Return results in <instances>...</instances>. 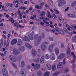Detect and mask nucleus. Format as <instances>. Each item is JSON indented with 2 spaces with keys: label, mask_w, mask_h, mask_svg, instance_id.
Instances as JSON below:
<instances>
[{
  "label": "nucleus",
  "mask_w": 76,
  "mask_h": 76,
  "mask_svg": "<svg viewBox=\"0 0 76 76\" xmlns=\"http://www.w3.org/2000/svg\"><path fill=\"white\" fill-rule=\"evenodd\" d=\"M59 1L58 3V6L59 7H61L66 3V2L64 0H59Z\"/></svg>",
  "instance_id": "obj_1"
},
{
  "label": "nucleus",
  "mask_w": 76,
  "mask_h": 76,
  "mask_svg": "<svg viewBox=\"0 0 76 76\" xmlns=\"http://www.w3.org/2000/svg\"><path fill=\"white\" fill-rule=\"evenodd\" d=\"M3 75L4 76H9L8 72L5 68H4L2 69Z\"/></svg>",
  "instance_id": "obj_2"
},
{
  "label": "nucleus",
  "mask_w": 76,
  "mask_h": 76,
  "mask_svg": "<svg viewBox=\"0 0 76 76\" xmlns=\"http://www.w3.org/2000/svg\"><path fill=\"white\" fill-rule=\"evenodd\" d=\"M34 34H35V33H34V31H32L28 34L29 38L31 41L34 39Z\"/></svg>",
  "instance_id": "obj_3"
},
{
  "label": "nucleus",
  "mask_w": 76,
  "mask_h": 76,
  "mask_svg": "<svg viewBox=\"0 0 76 76\" xmlns=\"http://www.w3.org/2000/svg\"><path fill=\"white\" fill-rule=\"evenodd\" d=\"M31 66H33L35 69H38L40 67V64H34L32 63L31 64Z\"/></svg>",
  "instance_id": "obj_4"
},
{
  "label": "nucleus",
  "mask_w": 76,
  "mask_h": 76,
  "mask_svg": "<svg viewBox=\"0 0 76 76\" xmlns=\"http://www.w3.org/2000/svg\"><path fill=\"white\" fill-rule=\"evenodd\" d=\"M20 73L21 75L23 76H25L26 75V73L25 69L22 68L21 69Z\"/></svg>",
  "instance_id": "obj_5"
},
{
  "label": "nucleus",
  "mask_w": 76,
  "mask_h": 76,
  "mask_svg": "<svg viewBox=\"0 0 76 76\" xmlns=\"http://www.w3.org/2000/svg\"><path fill=\"white\" fill-rule=\"evenodd\" d=\"M9 58L11 61L13 62H16L17 61L16 58L12 55H10L9 56Z\"/></svg>",
  "instance_id": "obj_6"
},
{
  "label": "nucleus",
  "mask_w": 76,
  "mask_h": 76,
  "mask_svg": "<svg viewBox=\"0 0 76 76\" xmlns=\"http://www.w3.org/2000/svg\"><path fill=\"white\" fill-rule=\"evenodd\" d=\"M41 49L42 51H45V50H47V46L44 44V43H43L42 44Z\"/></svg>",
  "instance_id": "obj_7"
},
{
  "label": "nucleus",
  "mask_w": 76,
  "mask_h": 76,
  "mask_svg": "<svg viewBox=\"0 0 76 76\" xmlns=\"http://www.w3.org/2000/svg\"><path fill=\"white\" fill-rule=\"evenodd\" d=\"M22 44V41L20 39H19L18 40V42L17 43V45L19 47Z\"/></svg>",
  "instance_id": "obj_8"
},
{
  "label": "nucleus",
  "mask_w": 76,
  "mask_h": 76,
  "mask_svg": "<svg viewBox=\"0 0 76 76\" xmlns=\"http://www.w3.org/2000/svg\"><path fill=\"white\" fill-rule=\"evenodd\" d=\"M13 53L15 55H18L19 54V52L16 49H14Z\"/></svg>",
  "instance_id": "obj_9"
},
{
  "label": "nucleus",
  "mask_w": 76,
  "mask_h": 76,
  "mask_svg": "<svg viewBox=\"0 0 76 76\" xmlns=\"http://www.w3.org/2000/svg\"><path fill=\"white\" fill-rule=\"evenodd\" d=\"M50 58L52 60H54L56 58V56H55V54L53 53L50 55Z\"/></svg>",
  "instance_id": "obj_10"
},
{
  "label": "nucleus",
  "mask_w": 76,
  "mask_h": 76,
  "mask_svg": "<svg viewBox=\"0 0 76 76\" xmlns=\"http://www.w3.org/2000/svg\"><path fill=\"white\" fill-rule=\"evenodd\" d=\"M64 56H65V54L63 53H62L58 57V59L61 60V59L63 58L64 57Z\"/></svg>",
  "instance_id": "obj_11"
},
{
  "label": "nucleus",
  "mask_w": 76,
  "mask_h": 76,
  "mask_svg": "<svg viewBox=\"0 0 76 76\" xmlns=\"http://www.w3.org/2000/svg\"><path fill=\"white\" fill-rule=\"evenodd\" d=\"M32 53L33 54V57H35L37 55V51L35 50L32 49Z\"/></svg>",
  "instance_id": "obj_12"
},
{
  "label": "nucleus",
  "mask_w": 76,
  "mask_h": 76,
  "mask_svg": "<svg viewBox=\"0 0 76 76\" xmlns=\"http://www.w3.org/2000/svg\"><path fill=\"white\" fill-rule=\"evenodd\" d=\"M17 43V40L16 39H13L11 41V45H14L15 44H16Z\"/></svg>",
  "instance_id": "obj_13"
},
{
  "label": "nucleus",
  "mask_w": 76,
  "mask_h": 76,
  "mask_svg": "<svg viewBox=\"0 0 76 76\" xmlns=\"http://www.w3.org/2000/svg\"><path fill=\"white\" fill-rule=\"evenodd\" d=\"M62 62H60L57 65V69H59L61 67L62 64Z\"/></svg>",
  "instance_id": "obj_14"
},
{
  "label": "nucleus",
  "mask_w": 76,
  "mask_h": 76,
  "mask_svg": "<svg viewBox=\"0 0 76 76\" xmlns=\"http://www.w3.org/2000/svg\"><path fill=\"white\" fill-rule=\"evenodd\" d=\"M40 63L42 64L44 63V56H42L41 57L40 60Z\"/></svg>",
  "instance_id": "obj_15"
},
{
  "label": "nucleus",
  "mask_w": 76,
  "mask_h": 76,
  "mask_svg": "<svg viewBox=\"0 0 76 76\" xmlns=\"http://www.w3.org/2000/svg\"><path fill=\"white\" fill-rule=\"evenodd\" d=\"M54 46H55V45H54V44H53L50 45L48 48L49 51H51V50H52V48H53Z\"/></svg>",
  "instance_id": "obj_16"
},
{
  "label": "nucleus",
  "mask_w": 76,
  "mask_h": 76,
  "mask_svg": "<svg viewBox=\"0 0 76 76\" xmlns=\"http://www.w3.org/2000/svg\"><path fill=\"white\" fill-rule=\"evenodd\" d=\"M25 45L26 47L29 48V49H31L32 48V46L28 43H26L25 44Z\"/></svg>",
  "instance_id": "obj_17"
},
{
  "label": "nucleus",
  "mask_w": 76,
  "mask_h": 76,
  "mask_svg": "<svg viewBox=\"0 0 76 76\" xmlns=\"http://www.w3.org/2000/svg\"><path fill=\"white\" fill-rule=\"evenodd\" d=\"M23 39L24 41H30V40L27 36L24 37L23 38Z\"/></svg>",
  "instance_id": "obj_18"
},
{
  "label": "nucleus",
  "mask_w": 76,
  "mask_h": 76,
  "mask_svg": "<svg viewBox=\"0 0 76 76\" xmlns=\"http://www.w3.org/2000/svg\"><path fill=\"white\" fill-rule=\"evenodd\" d=\"M46 67H47V69L49 70H51V65L48 64H46Z\"/></svg>",
  "instance_id": "obj_19"
},
{
  "label": "nucleus",
  "mask_w": 76,
  "mask_h": 76,
  "mask_svg": "<svg viewBox=\"0 0 76 76\" xmlns=\"http://www.w3.org/2000/svg\"><path fill=\"white\" fill-rule=\"evenodd\" d=\"M19 49L21 51H23L25 50V48L24 47L20 46L19 47Z\"/></svg>",
  "instance_id": "obj_20"
},
{
  "label": "nucleus",
  "mask_w": 76,
  "mask_h": 76,
  "mask_svg": "<svg viewBox=\"0 0 76 76\" xmlns=\"http://www.w3.org/2000/svg\"><path fill=\"white\" fill-rule=\"evenodd\" d=\"M55 52L56 53V55H58V53L60 52L59 51V50H58V48H56L55 50Z\"/></svg>",
  "instance_id": "obj_21"
},
{
  "label": "nucleus",
  "mask_w": 76,
  "mask_h": 76,
  "mask_svg": "<svg viewBox=\"0 0 76 76\" xmlns=\"http://www.w3.org/2000/svg\"><path fill=\"white\" fill-rule=\"evenodd\" d=\"M60 73V72H57L54 73H53V76H57Z\"/></svg>",
  "instance_id": "obj_22"
},
{
  "label": "nucleus",
  "mask_w": 76,
  "mask_h": 76,
  "mask_svg": "<svg viewBox=\"0 0 76 76\" xmlns=\"http://www.w3.org/2000/svg\"><path fill=\"white\" fill-rule=\"evenodd\" d=\"M72 39L73 42H76V36H75L72 37Z\"/></svg>",
  "instance_id": "obj_23"
},
{
  "label": "nucleus",
  "mask_w": 76,
  "mask_h": 76,
  "mask_svg": "<svg viewBox=\"0 0 76 76\" xmlns=\"http://www.w3.org/2000/svg\"><path fill=\"white\" fill-rule=\"evenodd\" d=\"M71 52V51L70 50V47H68L67 52V54L68 55H69V54H70Z\"/></svg>",
  "instance_id": "obj_24"
},
{
  "label": "nucleus",
  "mask_w": 76,
  "mask_h": 76,
  "mask_svg": "<svg viewBox=\"0 0 76 76\" xmlns=\"http://www.w3.org/2000/svg\"><path fill=\"white\" fill-rule=\"evenodd\" d=\"M39 59L40 58H38L37 59H35L34 60V61L35 63H39Z\"/></svg>",
  "instance_id": "obj_25"
},
{
  "label": "nucleus",
  "mask_w": 76,
  "mask_h": 76,
  "mask_svg": "<svg viewBox=\"0 0 76 76\" xmlns=\"http://www.w3.org/2000/svg\"><path fill=\"white\" fill-rule=\"evenodd\" d=\"M41 41V36H39L38 39L37 40L38 43H40Z\"/></svg>",
  "instance_id": "obj_26"
},
{
  "label": "nucleus",
  "mask_w": 76,
  "mask_h": 76,
  "mask_svg": "<svg viewBox=\"0 0 76 76\" xmlns=\"http://www.w3.org/2000/svg\"><path fill=\"white\" fill-rule=\"evenodd\" d=\"M56 66L55 65H53L52 66V69L53 71H54L56 70Z\"/></svg>",
  "instance_id": "obj_27"
},
{
  "label": "nucleus",
  "mask_w": 76,
  "mask_h": 76,
  "mask_svg": "<svg viewBox=\"0 0 76 76\" xmlns=\"http://www.w3.org/2000/svg\"><path fill=\"white\" fill-rule=\"evenodd\" d=\"M50 75V72H45L44 74V76H49Z\"/></svg>",
  "instance_id": "obj_28"
},
{
  "label": "nucleus",
  "mask_w": 76,
  "mask_h": 76,
  "mask_svg": "<svg viewBox=\"0 0 76 76\" xmlns=\"http://www.w3.org/2000/svg\"><path fill=\"white\" fill-rule=\"evenodd\" d=\"M37 74L39 76H42V72L41 71L39 70L37 72Z\"/></svg>",
  "instance_id": "obj_29"
},
{
  "label": "nucleus",
  "mask_w": 76,
  "mask_h": 76,
  "mask_svg": "<svg viewBox=\"0 0 76 76\" xmlns=\"http://www.w3.org/2000/svg\"><path fill=\"white\" fill-rule=\"evenodd\" d=\"M45 58L46 59H49L50 58V56L48 54H46L45 56Z\"/></svg>",
  "instance_id": "obj_30"
},
{
  "label": "nucleus",
  "mask_w": 76,
  "mask_h": 76,
  "mask_svg": "<svg viewBox=\"0 0 76 76\" xmlns=\"http://www.w3.org/2000/svg\"><path fill=\"white\" fill-rule=\"evenodd\" d=\"M25 66V62L24 61H22L21 64V67H24Z\"/></svg>",
  "instance_id": "obj_31"
},
{
  "label": "nucleus",
  "mask_w": 76,
  "mask_h": 76,
  "mask_svg": "<svg viewBox=\"0 0 76 76\" xmlns=\"http://www.w3.org/2000/svg\"><path fill=\"white\" fill-rule=\"evenodd\" d=\"M35 6V8H36V9H40L42 8L41 7H39L38 5H36Z\"/></svg>",
  "instance_id": "obj_32"
},
{
  "label": "nucleus",
  "mask_w": 76,
  "mask_h": 76,
  "mask_svg": "<svg viewBox=\"0 0 76 76\" xmlns=\"http://www.w3.org/2000/svg\"><path fill=\"white\" fill-rule=\"evenodd\" d=\"M68 72H69V69L68 68L65 69L64 70L65 73H67Z\"/></svg>",
  "instance_id": "obj_33"
},
{
  "label": "nucleus",
  "mask_w": 76,
  "mask_h": 76,
  "mask_svg": "<svg viewBox=\"0 0 76 76\" xmlns=\"http://www.w3.org/2000/svg\"><path fill=\"white\" fill-rule=\"evenodd\" d=\"M63 30L65 32H68V30H67V29L65 28V27H64L63 28Z\"/></svg>",
  "instance_id": "obj_34"
},
{
  "label": "nucleus",
  "mask_w": 76,
  "mask_h": 76,
  "mask_svg": "<svg viewBox=\"0 0 76 76\" xmlns=\"http://www.w3.org/2000/svg\"><path fill=\"white\" fill-rule=\"evenodd\" d=\"M38 38V34H35L34 36V38L35 39H37Z\"/></svg>",
  "instance_id": "obj_35"
},
{
  "label": "nucleus",
  "mask_w": 76,
  "mask_h": 76,
  "mask_svg": "<svg viewBox=\"0 0 76 76\" xmlns=\"http://www.w3.org/2000/svg\"><path fill=\"white\" fill-rule=\"evenodd\" d=\"M42 13L40 14V16H43L44 15H45V12L42 11Z\"/></svg>",
  "instance_id": "obj_36"
},
{
  "label": "nucleus",
  "mask_w": 76,
  "mask_h": 76,
  "mask_svg": "<svg viewBox=\"0 0 76 76\" xmlns=\"http://www.w3.org/2000/svg\"><path fill=\"white\" fill-rule=\"evenodd\" d=\"M63 64L64 65L66 64V58H65L64 59L63 61Z\"/></svg>",
  "instance_id": "obj_37"
},
{
  "label": "nucleus",
  "mask_w": 76,
  "mask_h": 76,
  "mask_svg": "<svg viewBox=\"0 0 76 76\" xmlns=\"http://www.w3.org/2000/svg\"><path fill=\"white\" fill-rule=\"evenodd\" d=\"M72 6H75L76 5V1H74L72 4Z\"/></svg>",
  "instance_id": "obj_38"
},
{
  "label": "nucleus",
  "mask_w": 76,
  "mask_h": 76,
  "mask_svg": "<svg viewBox=\"0 0 76 76\" xmlns=\"http://www.w3.org/2000/svg\"><path fill=\"white\" fill-rule=\"evenodd\" d=\"M58 30L59 31V34H62V33L63 32H62V31L61 30V29L60 28H58Z\"/></svg>",
  "instance_id": "obj_39"
},
{
  "label": "nucleus",
  "mask_w": 76,
  "mask_h": 76,
  "mask_svg": "<svg viewBox=\"0 0 76 76\" xmlns=\"http://www.w3.org/2000/svg\"><path fill=\"white\" fill-rule=\"evenodd\" d=\"M40 4L41 6H44V3L43 2H42L40 3Z\"/></svg>",
  "instance_id": "obj_40"
},
{
  "label": "nucleus",
  "mask_w": 76,
  "mask_h": 76,
  "mask_svg": "<svg viewBox=\"0 0 76 76\" xmlns=\"http://www.w3.org/2000/svg\"><path fill=\"white\" fill-rule=\"evenodd\" d=\"M68 16H69L70 17H74L73 15V14H69L68 15Z\"/></svg>",
  "instance_id": "obj_41"
},
{
  "label": "nucleus",
  "mask_w": 76,
  "mask_h": 76,
  "mask_svg": "<svg viewBox=\"0 0 76 76\" xmlns=\"http://www.w3.org/2000/svg\"><path fill=\"white\" fill-rule=\"evenodd\" d=\"M9 42H10L9 41L8 43L7 44L5 47V48H7V47H9Z\"/></svg>",
  "instance_id": "obj_42"
},
{
  "label": "nucleus",
  "mask_w": 76,
  "mask_h": 76,
  "mask_svg": "<svg viewBox=\"0 0 76 76\" xmlns=\"http://www.w3.org/2000/svg\"><path fill=\"white\" fill-rule=\"evenodd\" d=\"M1 42L2 45H4V43H3V40L1 39Z\"/></svg>",
  "instance_id": "obj_43"
},
{
  "label": "nucleus",
  "mask_w": 76,
  "mask_h": 76,
  "mask_svg": "<svg viewBox=\"0 0 76 76\" xmlns=\"http://www.w3.org/2000/svg\"><path fill=\"white\" fill-rule=\"evenodd\" d=\"M21 58H22V56L20 55L18 56V59H19V60H20Z\"/></svg>",
  "instance_id": "obj_44"
},
{
  "label": "nucleus",
  "mask_w": 76,
  "mask_h": 76,
  "mask_svg": "<svg viewBox=\"0 0 76 76\" xmlns=\"http://www.w3.org/2000/svg\"><path fill=\"white\" fill-rule=\"evenodd\" d=\"M12 65L15 68H16L17 66H16V65H15V64H14L13 63H12Z\"/></svg>",
  "instance_id": "obj_45"
},
{
  "label": "nucleus",
  "mask_w": 76,
  "mask_h": 76,
  "mask_svg": "<svg viewBox=\"0 0 76 76\" xmlns=\"http://www.w3.org/2000/svg\"><path fill=\"white\" fill-rule=\"evenodd\" d=\"M73 66H72V68L73 69H75L76 67V64H72Z\"/></svg>",
  "instance_id": "obj_46"
},
{
  "label": "nucleus",
  "mask_w": 76,
  "mask_h": 76,
  "mask_svg": "<svg viewBox=\"0 0 76 76\" xmlns=\"http://www.w3.org/2000/svg\"><path fill=\"white\" fill-rule=\"evenodd\" d=\"M4 46H6V40H4Z\"/></svg>",
  "instance_id": "obj_47"
},
{
  "label": "nucleus",
  "mask_w": 76,
  "mask_h": 76,
  "mask_svg": "<svg viewBox=\"0 0 76 76\" xmlns=\"http://www.w3.org/2000/svg\"><path fill=\"white\" fill-rule=\"evenodd\" d=\"M50 41H54V39L52 37H51L49 39Z\"/></svg>",
  "instance_id": "obj_48"
},
{
  "label": "nucleus",
  "mask_w": 76,
  "mask_h": 76,
  "mask_svg": "<svg viewBox=\"0 0 76 76\" xmlns=\"http://www.w3.org/2000/svg\"><path fill=\"white\" fill-rule=\"evenodd\" d=\"M50 26L52 28H54V26L53 25H50Z\"/></svg>",
  "instance_id": "obj_49"
},
{
  "label": "nucleus",
  "mask_w": 76,
  "mask_h": 76,
  "mask_svg": "<svg viewBox=\"0 0 76 76\" xmlns=\"http://www.w3.org/2000/svg\"><path fill=\"white\" fill-rule=\"evenodd\" d=\"M19 28H24V26H21V25H19Z\"/></svg>",
  "instance_id": "obj_50"
},
{
  "label": "nucleus",
  "mask_w": 76,
  "mask_h": 76,
  "mask_svg": "<svg viewBox=\"0 0 76 76\" xmlns=\"http://www.w3.org/2000/svg\"><path fill=\"white\" fill-rule=\"evenodd\" d=\"M5 17L8 19L9 18V15L8 14H7L5 16Z\"/></svg>",
  "instance_id": "obj_51"
},
{
  "label": "nucleus",
  "mask_w": 76,
  "mask_h": 76,
  "mask_svg": "<svg viewBox=\"0 0 76 76\" xmlns=\"http://www.w3.org/2000/svg\"><path fill=\"white\" fill-rule=\"evenodd\" d=\"M9 6L10 7H13V4L12 3H9Z\"/></svg>",
  "instance_id": "obj_52"
},
{
  "label": "nucleus",
  "mask_w": 76,
  "mask_h": 76,
  "mask_svg": "<svg viewBox=\"0 0 76 76\" xmlns=\"http://www.w3.org/2000/svg\"><path fill=\"white\" fill-rule=\"evenodd\" d=\"M57 26V23H55V24L54 25V26H55V28L56 29L57 28V27H56V26Z\"/></svg>",
  "instance_id": "obj_53"
},
{
  "label": "nucleus",
  "mask_w": 76,
  "mask_h": 76,
  "mask_svg": "<svg viewBox=\"0 0 76 76\" xmlns=\"http://www.w3.org/2000/svg\"><path fill=\"white\" fill-rule=\"evenodd\" d=\"M72 72H74V73H76V71H75V69H73L72 70Z\"/></svg>",
  "instance_id": "obj_54"
},
{
  "label": "nucleus",
  "mask_w": 76,
  "mask_h": 76,
  "mask_svg": "<svg viewBox=\"0 0 76 76\" xmlns=\"http://www.w3.org/2000/svg\"><path fill=\"white\" fill-rule=\"evenodd\" d=\"M18 28H19V26L17 25V26L15 28V30H17V29H18Z\"/></svg>",
  "instance_id": "obj_55"
},
{
  "label": "nucleus",
  "mask_w": 76,
  "mask_h": 76,
  "mask_svg": "<svg viewBox=\"0 0 76 76\" xmlns=\"http://www.w3.org/2000/svg\"><path fill=\"white\" fill-rule=\"evenodd\" d=\"M0 55H1V56H2L3 57H4V55L3 53H0Z\"/></svg>",
  "instance_id": "obj_56"
},
{
  "label": "nucleus",
  "mask_w": 76,
  "mask_h": 76,
  "mask_svg": "<svg viewBox=\"0 0 76 76\" xmlns=\"http://www.w3.org/2000/svg\"><path fill=\"white\" fill-rule=\"evenodd\" d=\"M2 36L3 37V38H4V39H6V35H3Z\"/></svg>",
  "instance_id": "obj_57"
},
{
  "label": "nucleus",
  "mask_w": 76,
  "mask_h": 76,
  "mask_svg": "<svg viewBox=\"0 0 76 76\" xmlns=\"http://www.w3.org/2000/svg\"><path fill=\"white\" fill-rule=\"evenodd\" d=\"M9 3L7 2L6 3V6L7 7H9Z\"/></svg>",
  "instance_id": "obj_58"
},
{
  "label": "nucleus",
  "mask_w": 76,
  "mask_h": 76,
  "mask_svg": "<svg viewBox=\"0 0 76 76\" xmlns=\"http://www.w3.org/2000/svg\"><path fill=\"white\" fill-rule=\"evenodd\" d=\"M40 19H43V20L44 19V17H40Z\"/></svg>",
  "instance_id": "obj_59"
},
{
  "label": "nucleus",
  "mask_w": 76,
  "mask_h": 76,
  "mask_svg": "<svg viewBox=\"0 0 76 76\" xmlns=\"http://www.w3.org/2000/svg\"><path fill=\"white\" fill-rule=\"evenodd\" d=\"M50 31L51 32H52L53 33H54L55 32H56V30H50Z\"/></svg>",
  "instance_id": "obj_60"
},
{
  "label": "nucleus",
  "mask_w": 76,
  "mask_h": 76,
  "mask_svg": "<svg viewBox=\"0 0 76 76\" xmlns=\"http://www.w3.org/2000/svg\"><path fill=\"white\" fill-rule=\"evenodd\" d=\"M27 67L28 69H31V66H30V65H28Z\"/></svg>",
  "instance_id": "obj_61"
},
{
  "label": "nucleus",
  "mask_w": 76,
  "mask_h": 76,
  "mask_svg": "<svg viewBox=\"0 0 76 76\" xmlns=\"http://www.w3.org/2000/svg\"><path fill=\"white\" fill-rule=\"evenodd\" d=\"M29 10H27L26 11V13H29Z\"/></svg>",
  "instance_id": "obj_62"
},
{
  "label": "nucleus",
  "mask_w": 76,
  "mask_h": 76,
  "mask_svg": "<svg viewBox=\"0 0 76 76\" xmlns=\"http://www.w3.org/2000/svg\"><path fill=\"white\" fill-rule=\"evenodd\" d=\"M26 15H23V19H25V18H26Z\"/></svg>",
  "instance_id": "obj_63"
},
{
  "label": "nucleus",
  "mask_w": 76,
  "mask_h": 76,
  "mask_svg": "<svg viewBox=\"0 0 76 76\" xmlns=\"http://www.w3.org/2000/svg\"><path fill=\"white\" fill-rule=\"evenodd\" d=\"M14 26H16L17 25V23H15L14 24Z\"/></svg>",
  "instance_id": "obj_64"
}]
</instances>
